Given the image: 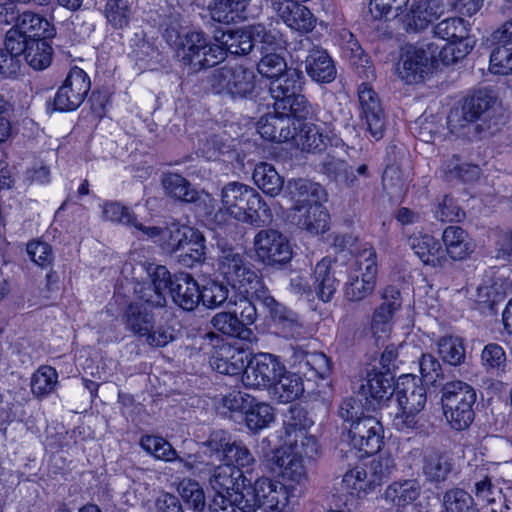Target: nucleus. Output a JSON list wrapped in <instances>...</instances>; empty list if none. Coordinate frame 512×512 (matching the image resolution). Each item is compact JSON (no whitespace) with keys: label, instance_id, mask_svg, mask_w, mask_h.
I'll list each match as a JSON object with an SVG mask.
<instances>
[{"label":"nucleus","instance_id":"f257e3e1","mask_svg":"<svg viewBox=\"0 0 512 512\" xmlns=\"http://www.w3.org/2000/svg\"><path fill=\"white\" fill-rule=\"evenodd\" d=\"M312 425L302 409L292 408L284 421L280 447L265 454L269 468L287 481L300 484L307 479L304 460L318 452L317 440L308 431Z\"/></svg>","mask_w":512,"mask_h":512},{"label":"nucleus","instance_id":"f03ea898","mask_svg":"<svg viewBox=\"0 0 512 512\" xmlns=\"http://www.w3.org/2000/svg\"><path fill=\"white\" fill-rule=\"evenodd\" d=\"M221 207L216 217H229L246 224L261 226L273 219V214L260 194L251 186L233 181L223 186Z\"/></svg>","mask_w":512,"mask_h":512},{"label":"nucleus","instance_id":"7ed1b4c3","mask_svg":"<svg viewBox=\"0 0 512 512\" xmlns=\"http://www.w3.org/2000/svg\"><path fill=\"white\" fill-rule=\"evenodd\" d=\"M286 191L293 202V219L298 227L311 236H319L330 228V216L327 209L318 203L322 188L306 180H290Z\"/></svg>","mask_w":512,"mask_h":512},{"label":"nucleus","instance_id":"20e7f679","mask_svg":"<svg viewBox=\"0 0 512 512\" xmlns=\"http://www.w3.org/2000/svg\"><path fill=\"white\" fill-rule=\"evenodd\" d=\"M209 485L215 491L210 512H229L232 508L243 510L251 485L247 484L241 469L230 463L221 464L213 470Z\"/></svg>","mask_w":512,"mask_h":512},{"label":"nucleus","instance_id":"39448f33","mask_svg":"<svg viewBox=\"0 0 512 512\" xmlns=\"http://www.w3.org/2000/svg\"><path fill=\"white\" fill-rule=\"evenodd\" d=\"M395 395L398 412L393 418V427L402 432L416 429L427 402L425 387L415 377L403 375L398 379Z\"/></svg>","mask_w":512,"mask_h":512},{"label":"nucleus","instance_id":"423d86ee","mask_svg":"<svg viewBox=\"0 0 512 512\" xmlns=\"http://www.w3.org/2000/svg\"><path fill=\"white\" fill-rule=\"evenodd\" d=\"M243 510L254 512L261 508L263 512H294L291 491L283 483L269 477H260L248 488V496Z\"/></svg>","mask_w":512,"mask_h":512},{"label":"nucleus","instance_id":"0eeeda50","mask_svg":"<svg viewBox=\"0 0 512 512\" xmlns=\"http://www.w3.org/2000/svg\"><path fill=\"white\" fill-rule=\"evenodd\" d=\"M476 393L473 387L462 381H451L442 390L443 415L451 428L466 429L473 421V405Z\"/></svg>","mask_w":512,"mask_h":512},{"label":"nucleus","instance_id":"6e6552de","mask_svg":"<svg viewBox=\"0 0 512 512\" xmlns=\"http://www.w3.org/2000/svg\"><path fill=\"white\" fill-rule=\"evenodd\" d=\"M377 254L371 247L365 248L351 265L343 292L350 302H360L374 292L377 285Z\"/></svg>","mask_w":512,"mask_h":512},{"label":"nucleus","instance_id":"1a4fd4ad","mask_svg":"<svg viewBox=\"0 0 512 512\" xmlns=\"http://www.w3.org/2000/svg\"><path fill=\"white\" fill-rule=\"evenodd\" d=\"M302 73L297 69H289L271 83L270 93L274 98V109L277 113L289 114L294 117H306L307 101L299 94L303 83Z\"/></svg>","mask_w":512,"mask_h":512},{"label":"nucleus","instance_id":"9d476101","mask_svg":"<svg viewBox=\"0 0 512 512\" xmlns=\"http://www.w3.org/2000/svg\"><path fill=\"white\" fill-rule=\"evenodd\" d=\"M438 49L439 47L433 43L402 47L395 66L398 78L407 84L424 81L433 71L435 52Z\"/></svg>","mask_w":512,"mask_h":512},{"label":"nucleus","instance_id":"9b49d317","mask_svg":"<svg viewBox=\"0 0 512 512\" xmlns=\"http://www.w3.org/2000/svg\"><path fill=\"white\" fill-rule=\"evenodd\" d=\"M160 233L154 238L163 242L165 248L169 251L186 250L181 254V261L185 265H192L200 262L205 254L204 237L193 227L173 223L165 230L156 227Z\"/></svg>","mask_w":512,"mask_h":512},{"label":"nucleus","instance_id":"f8f14e48","mask_svg":"<svg viewBox=\"0 0 512 512\" xmlns=\"http://www.w3.org/2000/svg\"><path fill=\"white\" fill-rule=\"evenodd\" d=\"M176 55L184 65L197 71L220 63L225 51L219 44L208 42L202 33L191 32L180 40Z\"/></svg>","mask_w":512,"mask_h":512},{"label":"nucleus","instance_id":"ddd939ff","mask_svg":"<svg viewBox=\"0 0 512 512\" xmlns=\"http://www.w3.org/2000/svg\"><path fill=\"white\" fill-rule=\"evenodd\" d=\"M256 259L266 266H282L293 257V247L287 236L275 229H262L253 239Z\"/></svg>","mask_w":512,"mask_h":512},{"label":"nucleus","instance_id":"4468645a","mask_svg":"<svg viewBox=\"0 0 512 512\" xmlns=\"http://www.w3.org/2000/svg\"><path fill=\"white\" fill-rule=\"evenodd\" d=\"M284 365L270 353H258L248 362L242 374V382L248 388H271L283 374Z\"/></svg>","mask_w":512,"mask_h":512},{"label":"nucleus","instance_id":"2eb2a0df","mask_svg":"<svg viewBox=\"0 0 512 512\" xmlns=\"http://www.w3.org/2000/svg\"><path fill=\"white\" fill-rule=\"evenodd\" d=\"M254 72L243 65H226L215 70L211 85L217 93L244 96L254 89Z\"/></svg>","mask_w":512,"mask_h":512},{"label":"nucleus","instance_id":"dca6fc26","mask_svg":"<svg viewBox=\"0 0 512 512\" xmlns=\"http://www.w3.org/2000/svg\"><path fill=\"white\" fill-rule=\"evenodd\" d=\"M205 445L217 455L219 460L239 469L254 465L255 459L249 449L242 442L233 441L225 431L212 432Z\"/></svg>","mask_w":512,"mask_h":512},{"label":"nucleus","instance_id":"f3484780","mask_svg":"<svg viewBox=\"0 0 512 512\" xmlns=\"http://www.w3.org/2000/svg\"><path fill=\"white\" fill-rule=\"evenodd\" d=\"M494 97L487 91H478L467 97L460 107H455L448 116V127L452 133L461 130L479 119L494 104Z\"/></svg>","mask_w":512,"mask_h":512},{"label":"nucleus","instance_id":"a211bd4d","mask_svg":"<svg viewBox=\"0 0 512 512\" xmlns=\"http://www.w3.org/2000/svg\"><path fill=\"white\" fill-rule=\"evenodd\" d=\"M90 90V79L86 72L79 68L70 69L63 85L58 89L54 98L57 110H75L85 99Z\"/></svg>","mask_w":512,"mask_h":512},{"label":"nucleus","instance_id":"6ab92c4d","mask_svg":"<svg viewBox=\"0 0 512 512\" xmlns=\"http://www.w3.org/2000/svg\"><path fill=\"white\" fill-rule=\"evenodd\" d=\"M383 437L382 424L372 416H364L352 422L348 431L350 445L366 455L380 450Z\"/></svg>","mask_w":512,"mask_h":512},{"label":"nucleus","instance_id":"aec40b11","mask_svg":"<svg viewBox=\"0 0 512 512\" xmlns=\"http://www.w3.org/2000/svg\"><path fill=\"white\" fill-rule=\"evenodd\" d=\"M358 99L368 132L375 140L381 139L386 121L376 92L370 85L363 83L358 89Z\"/></svg>","mask_w":512,"mask_h":512},{"label":"nucleus","instance_id":"412c9836","mask_svg":"<svg viewBox=\"0 0 512 512\" xmlns=\"http://www.w3.org/2000/svg\"><path fill=\"white\" fill-rule=\"evenodd\" d=\"M497 44L490 54L489 71L496 75L512 74V17L495 32Z\"/></svg>","mask_w":512,"mask_h":512},{"label":"nucleus","instance_id":"4be33fe9","mask_svg":"<svg viewBox=\"0 0 512 512\" xmlns=\"http://www.w3.org/2000/svg\"><path fill=\"white\" fill-rule=\"evenodd\" d=\"M407 243L424 265L442 268L448 262L440 241L430 234L417 232L408 237Z\"/></svg>","mask_w":512,"mask_h":512},{"label":"nucleus","instance_id":"5701e85b","mask_svg":"<svg viewBox=\"0 0 512 512\" xmlns=\"http://www.w3.org/2000/svg\"><path fill=\"white\" fill-rule=\"evenodd\" d=\"M303 118L294 117L292 113H277L274 109V114H268L260 118L257 123V130L263 139L285 142L293 136L291 126H294V130H296V123L300 124Z\"/></svg>","mask_w":512,"mask_h":512},{"label":"nucleus","instance_id":"b1692460","mask_svg":"<svg viewBox=\"0 0 512 512\" xmlns=\"http://www.w3.org/2000/svg\"><path fill=\"white\" fill-rule=\"evenodd\" d=\"M274 10L280 19L289 27L299 33H309L316 26V18L304 5L295 1L280 0L273 3Z\"/></svg>","mask_w":512,"mask_h":512},{"label":"nucleus","instance_id":"393cba45","mask_svg":"<svg viewBox=\"0 0 512 512\" xmlns=\"http://www.w3.org/2000/svg\"><path fill=\"white\" fill-rule=\"evenodd\" d=\"M219 272L226 281L238 292L243 291L248 273H256L246 262L243 254L225 249L219 257Z\"/></svg>","mask_w":512,"mask_h":512},{"label":"nucleus","instance_id":"a878e982","mask_svg":"<svg viewBox=\"0 0 512 512\" xmlns=\"http://www.w3.org/2000/svg\"><path fill=\"white\" fill-rule=\"evenodd\" d=\"M304 118L296 123V130L292 126L294 144L302 152H319L322 151L330 142L331 136L327 129L313 123H303Z\"/></svg>","mask_w":512,"mask_h":512},{"label":"nucleus","instance_id":"bb28decb","mask_svg":"<svg viewBox=\"0 0 512 512\" xmlns=\"http://www.w3.org/2000/svg\"><path fill=\"white\" fill-rule=\"evenodd\" d=\"M422 491L421 483L417 479H400L390 483L382 498L386 503L400 511L416 501Z\"/></svg>","mask_w":512,"mask_h":512},{"label":"nucleus","instance_id":"cd10ccee","mask_svg":"<svg viewBox=\"0 0 512 512\" xmlns=\"http://www.w3.org/2000/svg\"><path fill=\"white\" fill-rule=\"evenodd\" d=\"M361 390L370 407L380 406L390 400L393 395L392 377L374 370L370 371L361 385Z\"/></svg>","mask_w":512,"mask_h":512},{"label":"nucleus","instance_id":"c85d7f7f","mask_svg":"<svg viewBox=\"0 0 512 512\" xmlns=\"http://www.w3.org/2000/svg\"><path fill=\"white\" fill-rule=\"evenodd\" d=\"M247 358L248 354L244 350L222 344L212 354L210 365L221 374L237 375L244 368Z\"/></svg>","mask_w":512,"mask_h":512},{"label":"nucleus","instance_id":"c756f323","mask_svg":"<svg viewBox=\"0 0 512 512\" xmlns=\"http://www.w3.org/2000/svg\"><path fill=\"white\" fill-rule=\"evenodd\" d=\"M174 302L187 311L193 310L201 300V290L194 278L186 273L175 276L169 289Z\"/></svg>","mask_w":512,"mask_h":512},{"label":"nucleus","instance_id":"7c9ffc66","mask_svg":"<svg viewBox=\"0 0 512 512\" xmlns=\"http://www.w3.org/2000/svg\"><path fill=\"white\" fill-rule=\"evenodd\" d=\"M443 13L442 0H415L407 15V28L412 31L423 30Z\"/></svg>","mask_w":512,"mask_h":512},{"label":"nucleus","instance_id":"2f4dec72","mask_svg":"<svg viewBox=\"0 0 512 512\" xmlns=\"http://www.w3.org/2000/svg\"><path fill=\"white\" fill-rule=\"evenodd\" d=\"M305 71L313 81L318 83H330L337 74L331 57L319 47L309 50L305 59Z\"/></svg>","mask_w":512,"mask_h":512},{"label":"nucleus","instance_id":"473e14b6","mask_svg":"<svg viewBox=\"0 0 512 512\" xmlns=\"http://www.w3.org/2000/svg\"><path fill=\"white\" fill-rule=\"evenodd\" d=\"M251 0H211L208 11L214 21L230 24L248 18V6Z\"/></svg>","mask_w":512,"mask_h":512},{"label":"nucleus","instance_id":"72a5a7b5","mask_svg":"<svg viewBox=\"0 0 512 512\" xmlns=\"http://www.w3.org/2000/svg\"><path fill=\"white\" fill-rule=\"evenodd\" d=\"M276 332L285 338L306 337L307 329L300 322L298 315L282 304L269 313Z\"/></svg>","mask_w":512,"mask_h":512},{"label":"nucleus","instance_id":"f704fd0d","mask_svg":"<svg viewBox=\"0 0 512 512\" xmlns=\"http://www.w3.org/2000/svg\"><path fill=\"white\" fill-rule=\"evenodd\" d=\"M103 218L114 223L132 225L147 238H155L160 231L155 226H145L134 218L130 209L119 202H106L102 206Z\"/></svg>","mask_w":512,"mask_h":512},{"label":"nucleus","instance_id":"c9c22d12","mask_svg":"<svg viewBox=\"0 0 512 512\" xmlns=\"http://www.w3.org/2000/svg\"><path fill=\"white\" fill-rule=\"evenodd\" d=\"M249 27L253 47H258L261 53L286 49V40L272 23H257Z\"/></svg>","mask_w":512,"mask_h":512},{"label":"nucleus","instance_id":"e433bc0d","mask_svg":"<svg viewBox=\"0 0 512 512\" xmlns=\"http://www.w3.org/2000/svg\"><path fill=\"white\" fill-rule=\"evenodd\" d=\"M446 256L454 260L466 258L473 250L474 243L469 235L458 226H449L443 231Z\"/></svg>","mask_w":512,"mask_h":512},{"label":"nucleus","instance_id":"4c0bfd02","mask_svg":"<svg viewBox=\"0 0 512 512\" xmlns=\"http://www.w3.org/2000/svg\"><path fill=\"white\" fill-rule=\"evenodd\" d=\"M253 43L249 26L222 32L220 36H215L213 42L224 49L225 55L227 52L235 55L247 54L252 50Z\"/></svg>","mask_w":512,"mask_h":512},{"label":"nucleus","instance_id":"58836bf2","mask_svg":"<svg viewBox=\"0 0 512 512\" xmlns=\"http://www.w3.org/2000/svg\"><path fill=\"white\" fill-rule=\"evenodd\" d=\"M252 176L255 185L266 195L276 197L283 189V178L275 167L269 163H258L254 168Z\"/></svg>","mask_w":512,"mask_h":512},{"label":"nucleus","instance_id":"ea45409f","mask_svg":"<svg viewBox=\"0 0 512 512\" xmlns=\"http://www.w3.org/2000/svg\"><path fill=\"white\" fill-rule=\"evenodd\" d=\"M270 389L274 398L279 402L287 403L302 395L304 386L300 376L287 372L284 368L283 374L278 377Z\"/></svg>","mask_w":512,"mask_h":512},{"label":"nucleus","instance_id":"a19ab883","mask_svg":"<svg viewBox=\"0 0 512 512\" xmlns=\"http://www.w3.org/2000/svg\"><path fill=\"white\" fill-rule=\"evenodd\" d=\"M342 488L347 494L358 499H363L375 491L365 467L361 466H356L343 475Z\"/></svg>","mask_w":512,"mask_h":512},{"label":"nucleus","instance_id":"79ce46f5","mask_svg":"<svg viewBox=\"0 0 512 512\" xmlns=\"http://www.w3.org/2000/svg\"><path fill=\"white\" fill-rule=\"evenodd\" d=\"M14 27L30 40L53 35V29L49 21L43 16L30 11L23 12L18 17Z\"/></svg>","mask_w":512,"mask_h":512},{"label":"nucleus","instance_id":"37998d69","mask_svg":"<svg viewBox=\"0 0 512 512\" xmlns=\"http://www.w3.org/2000/svg\"><path fill=\"white\" fill-rule=\"evenodd\" d=\"M437 352L444 363L459 366L465 362L466 349L461 337L446 335L438 339Z\"/></svg>","mask_w":512,"mask_h":512},{"label":"nucleus","instance_id":"c03bdc74","mask_svg":"<svg viewBox=\"0 0 512 512\" xmlns=\"http://www.w3.org/2000/svg\"><path fill=\"white\" fill-rule=\"evenodd\" d=\"M126 328L133 334L144 338L154 327V317L150 311L140 304H131L125 313Z\"/></svg>","mask_w":512,"mask_h":512},{"label":"nucleus","instance_id":"a18cd8bd","mask_svg":"<svg viewBox=\"0 0 512 512\" xmlns=\"http://www.w3.org/2000/svg\"><path fill=\"white\" fill-rule=\"evenodd\" d=\"M315 291L320 300L328 302L336 291V279L331 273V260L323 258L315 267Z\"/></svg>","mask_w":512,"mask_h":512},{"label":"nucleus","instance_id":"49530a36","mask_svg":"<svg viewBox=\"0 0 512 512\" xmlns=\"http://www.w3.org/2000/svg\"><path fill=\"white\" fill-rule=\"evenodd\" d=\"M422 470L428 481L443 482L452 471V463L448 457L431 452L424 456Z\"/></svg>","mask_w":512,"mask_h":512},{"label":"nucleus","instance_id":"de8ad7c7","mask_svg":"<svg viewBox=\"0 0 512 512\" xmlns=\"http://www.w3.org/2000/svg\"><path fill=\"white\" fill-rule=\"evenodd\" d=\"M248 274L243 291H239V294L243 295V297L254 298L263 304L269 313L272 312L280 303L270 295L269 290L257 273Z\"/></svg>","mask_w":512,"mask_h":512},{"label":"nucleus","instance_id":"09e8293b","mask_svg":"<svg viewBox=\"0 0 512 512\" xmlns=\"http://www.w3.org/2000/svg\"><path fill=\"white\" fill-rule=\"evenodd\" d=\"M368 477L375 490L388 480L396 469L394 458L390 454H382L373 458L365 466Z\"/></svg>","mask_w":512,"mask_h":512},{"label":"nucleus","instance_id":"8fccbe9b","mask_svg":"<svg viewBox=\"0 0 512 512\" xmlns=\"http://www.w3.org/2000/svg\"><path fill=\"white\" fill-rule=\"evenodd\" d=\"M214 328L223 334L250 340L252 331L245 326L235 315L227 312L216 314L212 319Z\"/></svg>","mask_w":512,"mask_h":512},{"label":"nucleus","instance_id":"3c124183","mask_svg":"<svg viewBox=\"0 0 512 512\" xmlns=\"http://www.w3.org/2000/svg\"><path fill=\"white\" fill-rule=\"evenodd\" d=\"M166 193L184 202H195L199 199L198 192L190 188L188 181L179 174H167L162 180Z\"/></svg>","mask_w":512,"mask_h":512},{"label":"nucleus","instance_id":"603ef678","mask_svg":"<svg viewBox=\"0 0 512 512\" xmlns=\"http://www.w3.org/2000/svg\"><path fill=\"white\" fill-rule=\"evenodd\" d=\"M142 449L155 459L171 462L177 459V452L164 438L156 435H144L140 439Z\"/></svg>","mask_w":512,"mask_h":512},{"label":"nucleus","instance_id":"864d4df0","mask_svg":"<svg viewBox=\"0 0 512 512\" xmlns=\"http://www.w3.org/2000/svg\"><path fill=\"white\" fill-rule=\"evenodd\" d=\"M25 59L35 70H43L51 64L52 47L44 39H31L27 45Z\"/></svg>","mask_w":512,"mask_h":512},{"label":"nucleus","instance_id":"5fc2aeb1","mask_svg":"<svg viewBox=\"0 0 512 512\" xmlns=\"http://www.w3.org/2000/svg\"><path fill=\"white\" fill-rule=\"evenodd\" d=\"M396 305L397 303H382L374 310L370 328L376 338H385L391 332L393 316L397 311Z\"/></svg>","mask_w":512,"mask_h":512},{"label":"nucleus","instance_id":"6e6d98bb","mask_svg":"<svg viewBox=\"0 0 512 512\" xmlns=\"http://www.w3.org/2000/svg\"><path fill=\"white\" fill-rule=\"evenodd\" d=\"M442 508L443 512H478L471 495L460 488H452L444 492Z\"/></svg>","mask_w":512,"mask_h":512},{"label":"nucleus","instance_id":"4d7b16f0","mask_svg":"<svg viewBox=\"0 0 512 512\" xmlns=\"http://www.w3.org/2000/svg\"><path fill=\"white\" fill-rule=\"evenodd\" d=\"M178 493L185 504L195 512H202L206 506L205 492L195 480L186 478L179 482Z\"/></svg>","mask_w":512,"mask_h":512},{"label":"nucleus","instance_id":"13d9d810","mask_svg":"<svg viewBox=\"0 0 512 512\" xmlns=\"http://www.w3.org/2000/svg\"><path fill=\"white\" fill-rule=\"evenodd\" d=\"M58 382L57 371L48 365L40 366L32 375L31 391L36 397L49 395Z\"/></svg>","mask_w":512,"mask_h":512},{"label":"nucleus","instance_id":"bf43d9fd","mask_svg":"<svg viewBox=\"0 0 512 512\" xmlns=\"http://www.w3.org/2000/svg\"><path fill=\"white\" fill-rule=\"evenodd\" d=\"M475 41L469 37L464 39L447 40V42L439 49V60L450 65L463 59L474 47Z\"/></svg>","mask_w":512,"mask_h":512},{"label":"nucleus","instance_id":"052dcab7","mask_svg":"<svg viewBox=\"0 0 512 512\" xmlns=\"http://www.w3.org/2000/svg\"><path fill=\"white\" fill-rule=\"evenodd\" d=\"M442 171L449 180L459 179L464 182L474 181L480 174L477 165L462 162L458 157H452L443 163Z\"/></svg>","mask_w":512,"mask_h":512},{"label":"nucleus","instance_id":"680f3d73","mask_svg":"<svg viewBox=\"0 0 512 512\" xmlns=\"http://www.w3.org/2000/svg\"><path fill=\"white\" fill-rule=\"evenodd\" d=\"M104 14L114 28L123 29L130 22L132 10L128 0H108L105 4Z\"/></svg>","mask_w":512,"mask_h":512},{"label":"nucleus","instance_id":"e2e57ef3","mask_svg":"<svg viewBox=\"0 0 512 512\" xmlns=\"http://www.w3.org/2000/svg\"><path fill=\"white\" fill-rule=\"evenodd\" d=\"M274 417V410L269 404L258 402L253 405L249 404L245 419L250 430L258 431L268 427Z\"/></svg>","mask_w":512,"mask_h":512},{"label":"nucleus","instance_id":"0e129e2a","mask_svg":"<svg viewBox=\"0 0 512 512\" xmlns=\"http://www.w3.org/2000/svg\"><path fill=\"white\" fill-rule=\"evenodd\" d=\"M280 51H270L261 53L263 56L258 62V72L269 79H275L286 72L287 64L280 55Z\"/></svg>","mask_w":512,"mask_h":512},{"label":"nucleus","instance_id":"69168bd1","mask_svg":"<svg viewBox=\"0 0 512 512\" xmlns=\"http://www.w3.org/2000/svg\"><path fill=\"white\" fill-rule=\"evenodd\" d=\"M434 33L437 37L445 41L469 38V36H467L464 20L458 17L442 20L435 26Z\"/></svg>","mask_w":512,"mask_h":512},{"label":"nucleus","instance_id":"338daca9","mask_svg":"<svg viewBox=\"0 0 512 512\" xmlns=\"http://www.w3.org/2000/svg\"><path fill=\"white\" fill-rule=\"evenodd\" d=\"M410 0H370L369 11L375 19H390L398 16Z\"/></svg>","mask_w":512,"mask_h":512},{"label":"nucleus","instance_id":"774afa93","mask_svg":"<svg viewBox=\"0 0 512 512\" xmlns=\"http://www.w3.org/2000/svg\"><path fill=\"white\" fill-rule=\"evenodd\" d=\"M228 298V288L222 283L208 281L201 290V300L208 308H217Z\"/></svg>","mask_w":512,"mask_h":512}]
</instances>
